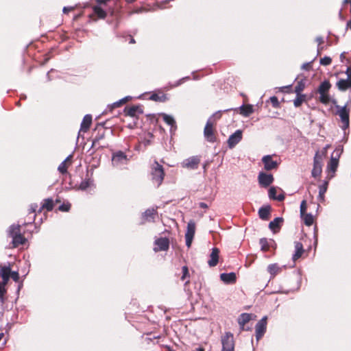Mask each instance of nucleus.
I'll list each match as a JSON object with an SVG mask.
<instances>
[{
  "mask_svg": "<svg viewBox=\"0 0 351 351\" xmlns=\"http://www.w3.org/2000/svg\"><path fill=\"white\" fill-rule=\"evenodd\" d=\"M152 176L154 183H155L157 186H159L163 181L165 172L162 166L158 164L157 161H155L153 164Z\"/></svg>",
  "mask_w": 351,
  "mask_h": 351,
  "instance_id": "f257e3e1",
  "label": "nucleus"
},
{
  "mask_svg": "<svg viewBox=\"0 0 351 351\" xmlns=\"http://www.w3.org/2000/svg\"><path fill=\"white\" fill-rule=\"evenodd\" d=\"M335 107L337 109V114L339 116L343 124L341 128L343 130H346L347 128H348L350 124V109L347 108V104H346L344 106L336 105Z\"/></svg>",
  "mask_w": 351,
  "mask_h": 351,
  "instance_id": "f03ea898",
  "label": "nucleus"
},
{
  "mask_svg": "<svg viewBox=\"0 0 351 351\" xmlns=\"http://www.w3.org/2000/svg\"><path fill=\"white\" fill-rule=\"evenodd\" d=\"M129 159L127 155L122 151H117L112 154V163L114 167H121L127 165Z\"/></svg>",
  "mask_w": 351,
  "mask_h": 351,
  "instance_id": "7ed1b4c3",
  "label": "nucleus"
},
{
  "mask_svg": "<svg viewBox=\"0 0 351 351\" xmlns=\"http://www.w3.org/2000/svg\"><path fill=\"white\" fill-rule=\"evenodd\" d=\"M222 350L221 351H234V342L233 335L230 332H226L221 339Z\"/></svg>",
  "mask_w": 351,
  "mask_h": 351,
  "instance_id": "20e7f679",
  "label": "nucleus"
},
{
  "mask_svg": "<svg viewBox=\"0 0 351 351\" xmlns=\"http://www.w3.org/2000/svg\"><path fill=\"white\" fill-rule=\"evenodd\" d=\"M267 317H263L255 326V336L257 341L261 339L266 332Z\"/></svg>",
  "mask_w": 351,
  "mask_h": 351,
  "instance_id": "39448f33",
  "label": "nucleus"
},
{
  "mask_svg": "<svg viewBox=\"0 0 351 351\" xmlns=\"http://www.w3.org/2000/svg\"><path fill=\"white\" fill-rule=\"evenodd\" d=\"M213 125L214 121H211V119H208L204 130V137L210 143H214L216 141V137L213 132Z\"/></svg>",
  "mask_w": 351,
  "mask_h": 351,
  "instance_id": "423d86ee",
  "label": "nucleus"
},
{
  "mask_svg": "<svg viewBox=\"0 0 351 351\" xmlns=\"http://www.w3.org/2000/svg\"><path fill=\"white\" fill-rule=\"evenodd\" d=\"M199 163L200 157L198 156H194L184 160L181 165L184 168L195 170L198 168Z\"/></svg>",
  "mask_w": 351,
  "mask_h": 351,
  "instance_id": "0eeeda50",
  "label": "nucleus"
},
{
  "mask_svg": "<svg viewBox=\"0 0 351 351\" xmlns=\"http://www.w3.org/2000/svg\"><path fill=\"white\" fill-rule=\"evenodd\" d=\"M258 180L260 186L266 188L274 182V177L271 174L261 171L258 176Z\"/></svg>",
  "mask_w": 351,
  "mask_h": 351,
  "instance_id": "6e6552de",
  "label": "nucleus"
},
{
  "mask_svg": "<svg viewBox=\"0 0 351 351\" xmlns=\"http://www.w3.org/2000/svg\"><path fill=\"white\" fill-rule=\"evenodd\" d=\"M262 162L264 165V169L266 171H271L277 169L279 162L274 160L271 155H266L262 158Z\"/></svg>",
  "mask_w": 351,
  "mask_h": 351,
  "instance_id": "1a4fd4ad",
  "label": "nucleus"
},
{
  "mask_svg": "<svg viewBox=\"0 0 351 351\" xmlns=\"http://www.w3.org/2000/svg\"><path fill=\"white\" fill-rule=\"evenodd\" d=\"M124 112L127 116H130L131 117H138L140 114L143 113V110L141 106L134 105L132 106L125 107Z\"/></svg>",
  "mask_w": 351,
  "mask_h": 351,
  "instance_id": "9d476101",
  "label": "nucleus"
},
{
  "mask_svg": "<svg viewBox=\"0 0 351 351\" xmlns=\"http://www.w3.org/2000/svg\"><path fill=\"white\" fill-rule=\"evenodd\" d=\"M304 252V250L303 248L302 243L299 241H295L294 242V252L292 255L293 263L290 265V267L294 266L295 262L302 256Z\"/></svg>",
  "mask_w": 351,
  "mask_h": 351,
  "instance_id": "9b49d317",
  "label": "nucleus"
},
{
  "mask_svg": "<svg viewBox=\"0 0 351 351\" xmlns=\"http://www.w3.org/2000/svg\"><path fill=\"white\" fill-rule=\"evenodd\" d=\"M339 165V162L336 161V159H330V161L328 162L327 165L326 171H327V176L326 179L330 180L332 179L335 175V172L337 169Z\"/></svg>",
  "mask_w": 351,
  "mask_h": 351,
  "instance_id": "f8f14e48",
  "label": "nucleus"
},
{
  "mask_svg": "<svg viewBox=\"0 0 351 351\" xmlns=\"http://www.w3.org/2000/svg\"><path fill=\"white\" fill-rule=\"evenodd\" d=\"M242 139V132L240 130H237L234 133L231 134L228 140V145L229 148H233L238 144Z\"/></svg>",
  "mask_w": 351,
  "mask_h": 351,
  "instance_id": "ddd939ff",
  "label": "nucleus"
},
{
  "mask_svg": "<svg viewBox=\"0 0 351 351\" xmlns=\"http://www.w3.org/2000/svg\"><path fill=\"white\" fill-rule=\"evenodd\" d=\"M155 245H157V247L154 249L155 252L165 251L169 249V241L166 237H162L155 241Z\"/></svg>",
  "mask_w": 351,
  "mask_h": 351,
  "instance_id": "4468645a",
  "label": "nucleus"
},
{
  "mask_svg": "<svg viewBox=\"0 0 351 351\" xmlns=\"http://www.w3.org/2000/svg\"><path fill=\"white\" fill-rule=\"evenodd\" d=\"M284 222L283 217H276L269 223V228L274 233L279 232Z\"/></svg>",
  "mask_w": 351,
  "mask_h": 351,
  "instance_id": "2eb2a0df",
  "label": "nucleus"
},
{
  "mask_svg": "<svg viewBox=\"0 0 351 351\" xmlns=\"http://www.w3.org/2000/svg\"><path fill=\"white\" fill-rule=\"evenodd\" d=\"M271 207L269 204L263 205L258 210V216L260 219L264 221H267L269 219Z\"/></svg>",
  "mask_w": 351,
  "mask_h": 351,
  "instance_id": "dca6fc26",
  "label": "nucleus"
},
{
  "mask_svg": "<svg viewBox=\"0 0 351 351\" xmlns=\"http://www.w3.org/2000/svg\"><path fill=\"white\" fill-rule=\"evenodd\" d=\"M220 279L226 284H233L237 280L236 274L234 272L221 274Z\"/></svg>",
  "mask_w": 351,
  "mask_h": 351,
  "instance_id": "f3484780",
  "label": "nucleus"
},
{
  "mask_svg": "<svg viewBox=\"0 0 351 351\" xmlns=\"http://www.w3.org/2000/svg\"><path fill=\"white\" fill-rule=\"evenodd\" d=\"M219 249L216 247L212 249V252L210 255V259L208 261V264L210 267H215L217 265L219 261Z\"/></svg>",
  "mask_w": 351,
  "mask_h": 351,
  "instance_id": "a211bd4d",
  "label": "nucleus"
},
{
  "mask_svg": "<svg viewBox=\"0 0 351 351\" xmlns=\"http://www.w3.org/2000/svg\"><path fill=\"white\" fill-rule=\"evenodd\" d=\"M322 163L323 162L319 161L317 159H313V168L311 171L313 178H317L321 175L322 171Z\"/></svg>",
  "mask_w": 351,
  "mask_h": 351,
  "instance_id": "6ab92c4d",
  "label": "nucleus"
},
{
  "mask_svg": "<svg viewBox=\"0 0 351 351\" xmlns=\"http://www.w3.org/2000/svg\"><path fill=\"white\" fill-rule=\"evenodd\" d=\"M160 116L162 117L163 121L169 125L171 126V132L175 131L177 128L176 123L174 118L171 115L165 113H161Z\"/></svg>",
  "mask_w": 351,
  "mask_h": 351,
  "instance_id": "aec40b11",
  "label": "nucleus"
},
{
  "mask_svg": "<svg viewBox=\"0 0 351 351\" xmlns=\"http://www.w3.org/2000/svg\"><path fill=\"white\" fill-rule=\"evenodd\" d=\"M337 86L339 90L345 91L351 88V78L341 79L337 82Z\"/></svg>",
  "mask_w": 351,
  "mask_h": 351,
  "instance_id": "412c9836",
  "label": "nucleus"
},
{
  "mask_svg": "<svg viewBox=\"0 0 351 351\" xmlns=\"http://www.w3.org/2000/svg\"><path fill=\"white\" fill-rule=\"evenodd\" d=\"M156 210L154 208H149L145 211L143 215V218L146 221H153L155 216L156 215Z\"/></svg>",
  "mask_w": 351,
  "mask_h": 351,
  "instance_id": "4be33fe9",
  "label": "nucleus"
},
{
  "mask_svg": "<svg viewBox=\"0 0 351 351\" xmlns=\"http://www.w3.org/2000/svg\"><path fill=\"white\" fill-rule=\"evenodd\" d=\"M92 123V116L90 114H86L81 123V130L86 132Z\"/></svg>",
  "mask_w": 351,
  "mask_h": 351,
  "instance_id": "5701e85b",
  "label": "nucleus"
},
{
  "mask_svg": "<svg viewBox=\"0 0 351 351\" xmlns=\"http://www.w3.org/2000/svg\"><path fill=\"white\" fill-rule=\"evenodd\" d=\"M94 14L97 16L99 19H104L106 18L107 14L103 8L102 5H96L93 8Z\"/></svg>",
  "mask_w": 351,
  "mask_h": 351,
  "instance_id": "b1692460",
  "label": "nucleus"
},
{
  "mask_svg": "<svg viewBox=\"0 0 351 351\" xmlns=\"http://www.w3.org/2000/svg\"><path fill=\"white\" fill-rule=\"evenodd\" d=\"M251 319V314L249 313H242L239 315L238 318V323L241 327V328L243 329L244 326L250 322Z\"/></svg>",
  "mask_w": 351,
  "mask_h": 351,
  "instance_id": "393cba45",
  "label": "nucleus"
},
{
  "mask_svg": "<svg viewBox=\"0 0 351 351\" xmlns=\"http://www.w3.org/2000/svg\"><path fill=\"white\" fill-rule=\"evenodd\" d=\"M11 274V269L9 266H0V275L4 282H8Z\"/></svg>",
  "mask_w": 351,
  "mask_h": 351,
  "instance_id": "a878e982",
  "label": "nucleus"
},
{
  "mask_svg": "<svg viewBox=\"0 0 351 351\" xmlns=\"http://www.w3.org/2000/svg\"><path fill=\"white\" fill-rule=\"evenodd\" d=\"M329 180H330L326 179L319 186V197H318L321 201L324 200V194L326 193V192L327 191Z\"/></svg>",
  "mask_w": 351,
  "mask_h": 351,
  "instance_id": "bb28decb",
  "label": "nucleus"
},
{
  "mask_svg": "<svg viewBox=\"0 0 351 351\" xmlns=\"http://www.w3.org/2000/svg\"><path fill=\"white\" fill-rule=\"evenodd\" d=\"M53 201L51 198L45 199H44V203L38 209V212L40 213L43 209H46L47 211H51L53 210Z\"/></svg>",
  "mask_w": 351,
  "mask_h": 351,
  "instance_id": "cd10ccee",
  "label": "nucleus"
},
{
  "mask_svg": "<svg viewBox=\"0 0 351 351\" xmlns=\"http://www.w3.org/2000/svg\"><path fill=\"white\" fill-rule=\"evenodd\" d=\"M331 84L330 82L328 80H324L320 84L318 88V93L319 95H322V93H328Z\"/></svg>",
  "mask_w": 351,
  "mask_h": 351,
  "instance_id": "c85d7f7f",
  "label": "nucleus"
},
{
  "mask_svg": "<svg viewBox=\"0 0 351 351\" xmlns=\"http://www.w3.org/2000/svg\"><path fill=\"white\" fill-rule=\"evenodd\" d=\"M12 243L14 247H18L19 245L24 244L26 241L25 238L21 234L12 237Z\"/></svg>",
  "mask_w": 351,
  "mask_h": 351,
  "instance_id": "c756f323",
  "label": "nucleus"
},
{
  "mask_svg": "<svg viewBox=\"0 0 351 351\" xmlns=\"http://www.w3.org/2000/svg\"><path fill=\"white\" fill-rule=\"evenodd\" d=\"M239 108L241 114L245 117L250 116L254 112L253 106L252 105H242Z\"/></svg>",
  "mask_w": 351,
  "mask_h": 351,
  "instance_id": "7c9ffc66",
  "label": "nucleus"
},
{
  "mask_svg": "<svg viewBox=\"0 0 351 351\" xmlns=\"http://www.w3.org/2000/svg\"><path fill=\"white\" fill-rule=\"evenodd\" d=\"M130 99H131L130 97L129 96H127L116 102H114L111 105H108V108L110 110H112V109L115 108H118V107H120L121 105H123V104L126 103Z\"/></svg>",
  "mask_w": 351,
  "mask_h": 351,
  "instance_id": "2f4dec72",
  "label": "nucleus"
},
{
  "mask_svg": "<svg viewBox=\"0 0 351 351\" xmlns=\"http://www.w3.org/2000/svg\"><path fill=\"white\" fill-rule=\"evenodd\" d=\"M21 234V226L20 225H12L8 230V235L10 237H14L16 235Z\"/></svg>",
  "mask_w": 351,
  "mask_h": 351,
  "instance_id": "473e14b6",
  "label": "nucleus"
},
{
  "mask_svg": "<svg viewBox=\"0 0 351 351\" xmlns=\"http://www.w3.org/2000/svg\"><path fill=\"white\" fill-rule=\"evenodd\" d=\"M195 232V223L193 221H190L187 224V230L185 234L186 237H194Z\"/></svg>",
  "mask_w": 351,
  "mask_h": 351,
  "instance_id": "72a5a7b5",
  "label": "nucleus"
},
{
  "mask_svg": "<svg viewBox=\"0 0 351 351\" xmlns=\"http://www.w3.org/2000/svg\"><path fill=\"white\" fill-rule=\"evenodd\" d=\"M301 217L305 225L310 226L314 222L313 216L310 213H304L301 215Z\"/></svg>",
  "mask_w": 351,
  "mask_h": 351,
  "instance_id": "f704fd0d",
  "label": "nucleus"
},
{
  "mask_svg": "<svg viewBox=\"0 0 351 351\" xmlns=\"http://www.w3.org/2000/svg\"><path fill=\"white\" fill-rule=\"evenodd\" d=\"M343 146L340 145V146L337 147L335 149L333 153L332 154L330 159L331 160L336 159V161L339 162V159L341 154L343 153Z\"/></svg>",
  "mask_w": 351,
  "mask_h": 351,
  "instance_id": "c9c22d12",
  "label": "nucleus"
},
{
  "mask_svg": "<svg viewBox=\"0 0 351 351\" xmlns=\"http://www.w3.org/2000/svg\"><path fill=\"white\" fill-rule=\"evenodd\" d=\"M306 95L304 94H296V98L293 100V104L295 107H299L305 101Z\"/></svg>",
  "mask_w": 351,
  "mask_h": 351,
  "instance_id": "e433bc0d",
  "label": "nucleus"
},
{
  "mask_svg": "<svg viewBox=\"0 0 351 351\" xmlns=\"http://www.w3.org/2000/svg\"><path fill=\"white\" fill-rule=\"evenodd\" d=\"M326 155L327 152L326 151V149H322L316 152L314 159H317V160L323 162V160L326 156Z\"/></svg>",
  "mask_w": 351,
  "mask_h": 351,
  "instance_id": "4c0bfd02",
  "label": "nucleus"
},
{
  "mask_svg": "<svg viewBox=\"0 0 351 351\" xmlns=\"http://www.w3.org/2000/svg\"><path fill=\"white\" fill-rule=\"evenodd\" d=\"M280 269L277 264H271L267 267V271L271 276H275Z\"/></svg>",
  "mask_w": 351,
  "mask_h": 351,
  "instance_id": "58836bf2",
  "label": "nucleus"
},
{
  "mask_svg": "<svg viewBox=\"0 0 351 351\" xmlns=\"http://www.w3.org/2000/svg\"><path fill=\"white\" fill-rule=\"evenodd\" d=\"M305 88V82L304 80H301L298 82L297 85L295 86V93L296 94H301Z\"/></svg>",
  "mask_w": 351,
  "mask_h": 351,
  "instance_id": "ea45409f",
  "label": "nucleus"
},
{
  "mask_svg": "<svg viewBox=\"0 0 351 351\" xmlns=\"http://www.w3.org/2000/svg\"><path fill=\"white\" fill-rule=\"evenodd\" d=\"M93 184V180L90 179H87L82 181V182L80 184V189L81 190H86L89 186H90Z\"/></svg>",
  "mask_w": 351,
  "mask_h": 351,
  "instance_id": "a19ab883",
  "label": "nucleus"
},
{
  "mask_svg": "<svg viewBox=\"0 0 351 351\" xmlns=\"http://www.w3.org/2000/svg\"><path fill=\"white\" fill-rule=\"evenodd\" d=\"M319 101L324 104H328L330 101L328 93H322V95H320Z\"/></svg>",
  "mask_w": 351,
  "mask_h": 351,
  "instance_id": "79ce46f5",
  "label": "nucleus"
},
{
  "mask_svg": "<svg viewBox=\"0 0 351 351\" xmlns=\"http://www.w3.org/2000/svg\"><path fill=\"white\" fill-rule=\"evenodd\" d=\"M104 137V132H103L101 134H98L95 138L93 140L91 147H95L99 141L101 140Z\"/></svg>",
  "mask_w": 351,
  "mask_h": 351,
  "instance_id": "37998d69",
  "label": "nucleus"
},
{
  "mask_svg": "<svg viewBox=\"0 0 351 351\" xmlns=\"http://www.w3.org/2000/svg\"><path fill=\"white\" fill-rule=\"evenodd\" d=\"M58 169L60 171V173H61L62 174H64V173H66L67 172V167H66L65 161H62L60 164V165L58 166Z\"/></svg>",
  "mask_w": 351,
  "mask_h": 351,
  "instance_id": "c03bdc74",
  "label": "nucleus"
},
{
  "mask_svg": "<svg viewBox=\"0 0 351 351\" xmlns=\"http://www.w3.org/2000/svg\"><path fill=\"white\" fill-rule=\"evenodd\" d=\"M332 62V59L330 57L325 56L320 59V64L324 66L329 65Z\"/></svg>",
  "mask_w": 351,
  "mask_h": 351,
  "instance_id": "a18cd8bd",
  "label": "nucleus"
},
{
  "mask_svg": "<svg viewBox=\"0 0 351 351\" xmlns=\"http://www.w3.org/2000/svg\"><path fill=\"white\" fill-rule=\"evenodd\" d=\"M189 80H190V77L189 76L182 77V78L180 79L179 80H178L177 82H176L175 84H172L171 87L178 86L181 85L182 83H184V82H186V81H187Z\"/></svg>",
  "mask_w": 351,
  "mask_h": 351,
  "instance_id": "49530a36",
  "label": "nucleus"
},
{
  "mask_svg": "<svg viewBox=\"0 0 351 351\" xmlns=\"http://www.w3.org/2000/svg\"><path fill=\"white\" fill-rule=\"evenodd\" d=\"M268 195L270 199H275L276 197V189L274 187H271L269 189Z\"/></svg>",
  "mask_w": 351,
  "mask_h": 351,
  "instance_id": "de8ad7c7",
  "label": "nucleus"
},
{
  "mask_svg": "<svg viewBox=\"0 0 351 351\" xmlns=\"http://www.w3.org/2000/svg\"><path fill=\"white\" fill-rule=\"evenodd\" d=\"M260 244L261 245V250L266 251L268 249L267 239L263 238L260 239Z\"/></svg>",
  "mask_w": 351,
  "mask_h": 351,
  "instance_id": "09e8293b",
  "label": "nucleus"
},
{
  "mask_svg": "<svg viewBox=\"0 0 351 351\" xmlns=\"http://www.w3.org/2000/svg\"><path fill=\"white\" fill-rule=\"evenodd\" d=\"M162 97H165V95L160 97L158 95L154 93L150 96V99L156 101H163L164 99H162Z\"/></svg>",
  "mask_w": 351,
  "mask_h": 351,
  "instance_id": "8fccbe9b",
  "label": "nucleus"
},
{
  "mask_svg": "<svg viewBox=\"0 0 351 351\" xmlns=\"http://www.w3.org/2000/svg\"><path fill=\"white\" fill-rule=\"evenodd\" d=\"M221 111L219 110V111L215 112L212 115V117H210L209 119H211V121L215 122L216 120L219 119L221 118Z\"/></svg>",
  "mask_w": 351,
  "mask_h": 351,
  "instance_id": "3c124183",
  "label": "nucleus"
},
{
  "mask_svg": "<svg viewBox=\"0 0 351 351\" xmlns=\"http://www.w3.org/2000/svg\"><path fill=\"white\" fill-rule=\"evenodd\" d=\"M269 100L274 108H277L279 106V101L276 96L271 97Z\"/></svg>",
  "mask_w": 351,
  "mask_h": 351,
  "instance_id": "603ef678",
  "label": "nucleus"
},
{
  "mask_svg": "<svg viewBox=\"0 0 351 351\" xmlns=\"http://www.w3.org/2000/svg\"><path fill=\"white\" fill-rule=\"evenodd\" d=\"M6 283L7 282L4 281L0 283V298H1V300H3V295L5 293V285Z\"/></svg>",
  "mask_w": 351,
  "mask_h": 351,
  "instance_id": "864d4df0",
  "label": "nucleus"
},
{
  "mask_svg": "<svg viewBox=\"0 0 351 351\" xmlns=\"http://www.w3.org/2000/svg\"><path fill=\"white\" fill-rule=\"evenodd\" d=\"M70 207L71 205L69 204H62L59 206L58 209L60 211L66 212L69 210Z\"/></svg>",
  "mask_w": 351,
  "mask_h": 351,
  "instance_id": "5fc2aeb1",
  "label": "nucleus"
},
{
  "mask_svg": "<svg viewBox=\"0 0 351 351\" xmlns=\"http://www.w3.org/2000/svg\"><path fill=\"white\" fill-rule=\"evenodd\" d=\"M182 276L181 277V280H184L189 276V270L186 266H183L182 267Z\"/></svg>",
  "mask_w": 351,
  "mask_h": 351,
  "instance_id": "6e6d98bb",
  "label": "nucleus"
},
{
  "mask_svg": "<svg viewBox=\"0 0 351 351\" xmlns=\"http://www.w3.org/2000/svg\"><path fill=\"white\" fill-rule=\"evenodd\" d=\"M306 202L305 200H303L300 204V215H302L306 213Z\"/></svg>",
  "mask_w": 351,
  "mask_h": 351,
  "instance_id": "4d7b16f0",
  "label": "nucleus"
},
{
  "mask_svg": "<svg viewBox=\"0 0 351 351\" xmlns=\"http://www.w3.org/2000/svg\"><path fill=\"white\" fill-rule=\"evenodd\" d=\"M10 277H11L15 282H17L19 280V274L17 271H11Z\"/></svg>",
  "mask_w": 351,
  "mask_h": 351,
  "instance_id": "13d9d810",
  "label": "nucleus"
},
{
  "mask_svg": "<svg viewBox=\"0 0 351 351\" xmlns=\"http://www.w3.org/2000/svg\"><path fill=\"white\" fill-rule=\"evenodd\" d=\"M38 208V204H32L30 205L29 209V214H34L36 213V210Z\"/></svg>",
  "mask_w": 351,
  "mask_h": 351,
  "instance_id": "bf43d9fd",
  "label": "nucleus"
},
{
  "mask_svg": "<svg viewBox=\"0 0 351 351\" xmlns=\"http://www.w3.org/2000/svg\"><path fill=\"white\" fill-rule=\"evenodd\" d=\"M193 239V237H186V236H185L186 245V246L188 247H191Z\"/></svg>",
  "mask_w": 351,
  "mask_h": 351,
  "instance_id": "052dcab7",
  "label": "nucleus"
},
{
  "mask_svg": "<svg viewBox=\"0 0 351 351\" xmlns=\"http://www.w3.org/2000/svg\"><path fill=\"white\" fill-rule=\"evenodd\" d=\"M110 1L111 0H95V1L97 2V3L98 5H100L102 6H106L107 5V3Z\"/></svg>",
  "mask_w": 351,
  "mask_h": 351,
  "instance_id": "680f3d73",
  "label": "nucleus"
},
{
  "mask_svg": "<svg viewBox=\"0 0 351 351\" xmlns=\"http://www.w3.org/2000/svg\"><path fill=\"white\" fill-rule=\"evenodd\" d=\"M74 9L73 7H64L62 9V12L64 14L69 13L70 11L73 10Z\"/></svg>",
  "mask_w": 351,
  "mask_h": 351,
  "instance_id": "e2e57ef3",
  "label": "nucleus"
},
{
  "mask_svg": "<svg viewBox=\"0 0 351 351\" xmlns=\"http://www.w3.org/2000/svg\"><path fill=\"white\" fill-rule=\"evenodd\" d=\"M284 199H285V195L282 193L279 194L278 195H276L275 200L282 201Z\"/></svg>",
  "mask_w": 351,
  "mask_h": 351,
  "instance_id": "0e129e2a",
  "label": "nucleus"
},
{
  "mask_svg": "<svg viewBox=\"0 0 351 351\" xmlns=\"http://www.w3.org/2000/svg\"><path fill=\"white\" fill-rule=\"evenodd\" d=\"M346 73L348 76L347 78H351V67L348 66L346 71Z\"/></svg>",
  "mask_w": 351,
  "mask_h": 351,
  "instance_id": "69168bd1",
  "label": "nucleus"
},
{
  "mask_svg": "<svg viewBox=\"0 0 351 351\" xmlns=\"http://www.w3.org/2000/svg\"><path fill=\"white\" fill-rule=\"evenodd\" d=\"M310 66H311V62H308V63L303 64L302 66V68L303 69H306L307 70V69H309Z\"/></svg>",
  "mask_w": 351,
  "mask_h": 351,
  "instance_id": "338daca9",
  "label": "nucleus"
},
{
  "mask_svg": "<svg viewBox=\"0 0 351 351\" xmlns=\"http://www.w3.org/2000/svg\"><path fill=\"white\" fill-rule=\"evenodd\" d=\"M316 41L318 43V45H321L324 43V40L322 37H317Z\"/></svg>",
  "mask_w": 351,
  "mask_h": 351,
  "instance_id": "774afa93",
  "label": "nucleus"
}]
</instances>
